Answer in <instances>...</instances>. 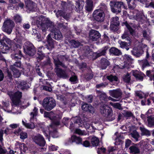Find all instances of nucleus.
<instances>
[{"label": "nucleus", "instance_id": "37", "mask_svg": "<svg viewBox=\"0 0 154 154\" xmlns=\"http://www.w3.org/2000/svg\"><path fill=\"white\" fill-rule=\"evenodd\" d=\"M129 149L130 150V152L132 154H137L140 152L139 149L137 147L135 146H131Z\"/></svg>", "mask_w": 154, "mask_h": 154}, {"label": "nucleus", "instance_id": "18", "mask_svg": "<svg viewBox=\"0 0 154 154\" xmlns=\"http://www.w3.org/2000/svg\"><path fill=\"white\" fill-rule=\"evenodd\" d=\"M56 15L57 17H62L67 20L70 19V15L69 13H66L65 11L58 10L56 13Z\"/></svg>", "mask_w": 154, "mask_h": 154}, {"label": "nucleus", "instance_id": "20", "mask_svg": "<svg viewBox=\"0 0 154 154\" xmlns=\"http://www.w3.org/2000/svg\"><path fill=\"white\" fill-rule=\"evenodd\" d=\"M8 75L11 76L13 73L15 77H19L20 75V72L16 68H10L8 71Z\"/></svg>", "mask_w": 154, "mask_h": 154}, {"label": "nucleus", "instance_id": "9", "mask_svg": "<svg viewBox=\"0 0 154 154\" xmlns=\"http://www.w3.org/2000/svg\"><path fill=\"white\" fill-rule=\"evenodd\" d=\"M23 48L25 52L28 55L32 56L35 54L36 49L34 45L30 42H25L24 44Z\"/></svg>", "mask_w": 154, "mask_h": 154}, {"label": "nucleus", "instance_id": "11", "mask_svg": "<svg viewBox=\"0 0 154 154\" xmlns=\"http://www.w3.org/2000/svg\"><path fill=\"white\" fill-rule=\"evenodd\" d=\"M16 148L15 149V153L20 154L21 151H23L25 152L28 149L26 145L23 143H20L19 142H16L15 143Z\"/></svg>", "mask_w": 154, "mask_h": 154}, {"label": "nucleus", "instance_id": "34", "mask_svg": "<svg viewBox=\"0 0 154 154\" xmlns=\"http://www.w3.org/2000/svg\"><path fill=\"white\" fill-rule=\"evenodd\" d=\"M71 140L72 142L76 143V144H81L82 140L81 138L77 137L73 135L71 137Z\"/></svg>", "mask_w": 154, "mask_h": 154}, {"label": "nucleus", "instance_id": "44", "mask_svg": "<svg viewBox=\"0 0 154 154\" xmlns=\"http://www.w3.org/2000/svg\"><path fill=\"white\" fill-rule=\"evenodd\" d=\"M145 17L144 15L142 14H138L137 16V20L138 21L143 23L144 22Z\"/></svg>", "mask_w": 154, "mask_h": 154}, {"label": "nucleus", "instance_id": "47", "mask_svg": "<svg viewBox=\"0 0 154 154\" xmlns=\"http://www.w3.org/2000/svg\"><path fill=\"white\" fill-rule=\"evenodd\" d=\"M107 78L110 82L117 81L118 79L116 76L110 75L107 76Z\"/></svg>", "mask_w": 154, "mask_h": 154}, {"label": "nucleus", "instance_id": "1", "mask_svg": "<svg viewBox=\"0 0 154 154\" xmlns=\"http://www.w3.org/2000/svg\"><path fill=\"white\" fill-rule=\"evenodd\" d=\"M36 23L37 26L43 32H45L48 27H50L51 31L54 33V39L60 40L63 38L61 32L54 27V23L48 18L42 15L37 19Z\"/></svg>", "mask_w": 154, "mask_h": 154}, {"label": "nucleus", "instance_id": "5", "mask_svg": "<svg viewBox=\"0 0 154 154\" xmlns=\"http://www.w3.org/2000/svg\"><path fill=\"white\" fill-rule=\"evenodd\" d=\"M42 106L45 109L49 111L52 109L56 106V103L53 98L48 97L43 99Z\"/></svg>", "mask_w": 154, "mask_h": 154}, {"label": "nucleus", "instance_id": "26", "mask_svg": "<svg viewBox=\"0 0 154 154\" xmlns=\"http://www.w3.org/2000/svg\"><path fill=\"white\" fill-rule=\"evenodd\" d=\"M122 26H125L128 29V32H129L131 35L134 36L135 34V30L132 28L127 21L122 23Z\"/></svg>", "mask_w": 154, "mask_h": 154}, {"label": "nucleus", "instance_id": "51", "mask_svg": "<svg viewBox=\"0 0 154 154\" xmlns=\"http://www.w3.org/2000/svg\"><path fill=\"white\" fill-rule=\"evenodd\" d=\"M134 66L132 62H124L122 67H133Z\"/></svg>", "mask_w": 154, "mask_h": 154}, {"label": "nucleus", "instance_id": "41", "mask_svg": "<svg viewBox=\"0 0 154 154\" xmlns=\"http://www.w3.org/2000/svg\"><path fill=\"white\" fill-rule=\"evenodd\" d=\"M119 17L117 16L112 17L110 21V23L114 24L117 25H119Z\"/></svg>", "mask_w": 154, "mask_h": 154}, {"label": "nucleus", "instance_id": "14", "mask_svg": "<svg viewBox=\"0 0 154 154\" xmlns=\"http://www.w3.org/2000/svg\"><path fill=\"white\" fill-rule=\"evenodd\" d=\"M26 8L29 11H35L36 10L37 5L30 0H24Z\"/></svg>", "mask_w": 154, "mask_h": 154}, {"label": "nucleus", "instance_id": "57", "mask_svg": "<svg viewBox=\"0 0 154 154\" xmlns=\"http://www.w3.org/2000/svg\"><path fill=\"white\" fill-rule=\"evenodd\" d=\"M123 78L124 81L125 82L127 83L130 82L131 78L129 74L127 73L126 75H124Z\"/></svg>", "mask_w": 154, "mask_h": 154}, {"label": "nucleus", "instance_id": "43", "mask_svg": "<svg viewBox=\"0 0 154 154\" xmlns=\"http://www.w3.org/2000/svg\"><path fill=\"white\" fill-rule=\"evenodd\" d=\"M99 142L98 139L96 137H93L91 139V143L93 146H96L98 145Z\"/></svg>", "mask_w": 154, "mask_h": 154}, {"label": "nucleus", "instance_id": "40", "mask_svg": "<svg viewBox=\"0 0 154 154\" xmlns=\"http://www.w3.org/2000/svg\"><path fill=\"white\" fill-rule=\"evenodd\" d=\"M52 64L51 61L50 59L48 57L47 60L41 63L42 66H52Z\"/></svg>", "mask_w": 154, "mask_h": 154}, {"label": "nucleus", "instance_id": "54", "mask_svg": "<svg viewBox=\"0 0 154 154\" xmlns=\"http://www.w3.org/2000/svg\"><path fill=\"white\" fill-rule=\"evenodd\" d=\"M97 92L100 94V98L101 100H107V97L106 94L104 93L101 92L100 91H97Z\"/></svg>", "mask_w": 154, "mask_h": 154}, {"label": "nucleus", "instance_id": "30", "mask_svg": "<svg viewBox=\"0 0 154 154\" xmlns=\"http://www.w3.org/2000/svg\"><path fill=\"white\" fill-rule=\"evenodd\" d=\"M83 51L85 55L86 56H88L89 55H90L92 54V52L90 49L89 47L87 45L83 47Z\"/></svg>", "mask_w": 154, "mask_h": 154}, {"label": "nucleus", "instance_id": "7", "mask_svg": "<svg viewBox=\"0 0 154 154\" xmlns=\"http://www.w3.org/2000/svg\"><path fill=\"white\" fill-rule=\"evenodd\" d=\"M100 112L103 116L108 118L109 121H112L114 119L113 118H110L112 116V110L106 105H104L101 107Z\"/></svg>", "mask_w": 154, "mask_h": 154}, {"label": "nucleus", "instance_id": "2", "mask_svg": "<svg viewBox=\"0 0 154 154\" xmlns=\"http://www.w3.org/2000/svg\"><path fill=\"white\" fill-rule=\"evenodd\" d=\"M8 94L12 101V106H21L24 108H26L30 104L28 101H26L22 102L20 100L22 96L21 92L17 91L14 93L12 91H10L8 92Z\"/></svg>", "mask_w": 154, "mask_h": 154}, {"label": "nucleus", "instance_id": "15", "mask_svg": "<svg viewBox=\"0 0 154 154\" xmlns=\"http://www.w3.org/2000/svg\"><path fill=\"white\" fill-rule=\"evenodd\" d=\"M44 116L45 117H49L50 119L51 120H57V121H54V124L56 125H59L60 122L58 121V119L59 118L55 116V114L53 112H51L50 113L47 112H45L44 113Z\"/></svg>", "mask_w": 154, "mask_h": 154}, {"label": "nucleus", "instance_id": "64", "mask_svg": "<svg viewBox=\"0 0 154 154\" xmlns=\"http://www.w3.org/2000/svg\"><path fill=\"white\" fill-rule=\"evenodd\" d=\"M124 58L125 59L127 60V62H133V60L131 57L128 55H125L124 56Z\"/></svg>", "mask_w": 154, "mask_h": 154}, {"label": "nucleus", "instance_id": "49", "mask_svg": "<svg viewBox=\"0 0 154 154\" xmlns=\"http://www.w3.org/2000/svg\"><path fill=\"white\" fill-rule=\"evenodd\" d=\"M119 25L111 23L110 28L111 30L114 31H117L119 29Z\"/></svg>", "mask_w": 154, "mask_h": 154}, {"label": "nucleus", "instance_id": "46", "mask_svg": "<svg viewBox=\"0 0 154 154\" xmlns=\"http://www.w3.org/2000/svg\"><path fill=\"white\" fill-rule=\"evenodd\" d=\"M146 75L150 77L151 80H153L154 81V71H151L150 70L146 71Z\"/></svg>", "mask_w": 154, "mask_h": 154}, {"label": "nucleus", "instance_id": "17", "mask_svg": "<svg viewBox=\"0 0 154 154\" xmlns=\"http://www.w3.org/2000/svg\"><path fill=\"white\" fill-rule=\"evenodd\" d=\"M90 39L93 41H96L100 37V33L97 31L91 30L89 33Z\"/></svg>", "mask_w": 154, "mask_h": 154}, {"label": "nucleus", "instance_id": "3", "mask_svg": "<svg viewBox=\"0 0 154 154\" xmlns=\"http://www.w3.org/2000/svg\"><path fill=\"white\" fill-rule=\"evenodd\" d=\"M107 9V6L104 4L100 8L95 10L92 14L93 18L94 20L98 22H103L105 16L104 11L106 10Z\"/></svg>", "mask_w": 154, "mask_h": 154}, {"label": "nucleus", "instance_id": "48", "mask_svg": "<svg viewBox=\"0 0 154 154\" xmlns=\"http://www.w3.org/2000/svg\"><path fill=\"white\" fill-rule=\"evenodd\" d=\"M26 82H21L18 85L17 87L19 89L22 90L26 88Z\"/></svg>", "mask_w": 154, "mask_h": 154}, {"label": "nucleus", "instance_id": "13", "mask_svg": "<svg viewBox=\"0 0 154 154\" xmlns=\"http://www.w3.org/2000/svg\"><path fill=\"white\" fill-rule=\"evenodd\" d=\"M32 139L33 141L37 144L40 146H44L45 144L44 139L42 135L38 134L34 136Z\"/></svg>", "mask_w": 154, "mask_h": 154}, {"label": "nucleus", "instance_id": "8", "mask_svg": "<svg viewBox=\"0 0 154 154\" xmlns=\"http://www.w3.org/2000/svg\"><path fill=\"white\" fill-rule=\"evenodd\" d=\"M53 58L54 60V62L55 66L57 67L61 66L63 67H66L64 64L61 60H68L69 57L67 55H58L57 56H53Z\"/></svg>", "mask_w": 154, "mask_h": 154}, {"label": "nucleus", "instance_id": "58", "mask_svg": "<svg viewBox=\"0 0 154 154\" xmlns=\"http://www.w3.org/2000/svg\"><path fill=\"white\" fill-rule=\"evenodd\" d=\"M20 138L22 140L26 138L27 137V134L25 132L22 131L20 133Z\"/></svg>", "mask_w": 154, "mask_h": 154}, {"label": "nucleus", "instance_id": "42", "mask_svg": "<svg viewBox=\"0 0 154 154\" xmlns=\"http://www.w3.org/2000/svg\"><path fill=\"white\" fill-rule=\"evenodd\" d=\"M148 126L149 127H152L154 125V118L151 117L148 118Z\"/></svg>", "mask_w": 154, "mask_h": 154}, {"label": "nucleus", "instance_id": "59", "mask_svg": "<svg viewBox=\"0 0 154 154\" xmlns=\"http://www.w3.org/2000/svg\"><path fill=\"white\" fill-rule=\"evenodd\" d=\"M73 120L75 123H78L80 127L82 126V123L80 121V118L79 117H76L74 118Z\"/></svg>", "mask_w": 154, "mask_h": 154}, {"label": "nucleus", "instance_id": "27", "mask_svg": "<svg viewBox=\"0 0 154 154\" xmlns=\"http://www.w3.org/2000/svg\"><path fill=\"white\" fill-rule=\"evenodd\" d=\"M108 49V47L105 46L101 51H98L97 53H95V54L96 58H97L102 56L105 55L106 53V51Z\"/></svg>", "mask_w": 154, "mask_h": 154}, {"label": "nucleus", "instance_id": "39", "mask_svg": "<svg viewBox=\"0 0 154 154\" xmlns=\"http://www.w3.org/2000/svg\"><path fill=\"white\" fill-rule=\"evenodd\" d=\"M33 120H32V122H30L31 123H27L25 122L23 120L22 121V123L25 127L29 129H33L35 127V125L33 123Z\"/></svg>", "mask_w": 154, "mask_h": 154}, {"label": "nucleus", "instance_id": "61", "mask_svg": "<svg viewBox=\"0 0 154 154\" xmlns=\"http://www.w3.org/2000/svg\"><path fill=\"white\" fill-rule=\"evenodd\" d=\"M75 133L78 134L79 135H85L86 134L84 131L79 129H76L75 130Z\"/></svg>", "mask_w": 154, "mask_h": 154}, {"label": "nucleus", "instance_id": "45", "mask_svg": "<svg viewBox=\"0 0 154 154\" xmlns=\"http://www.w3.org/2000/svg\"><path fill=\"white\" fill-rule=\"evenodd\" d=\"M120 45V47L122 48H125L127 50H128L129 48L128 47V43L125 42L120 41L119 42Z\"/></svg>", "mask_w": 154, "mask_h": 154}, {"label": "nucleus", "instance_id": "12", "mask_svg": "<svg viewBox=\"0 0 154 154\" xmlns=\"http://www.w3.org/2000/svg\"><path fill=\"white\" fill-rule=\"evenodd\" d=\"M55 71L58 76L64 79L67 78L69 73L71 72L69 70H63L61 68H55Z\"/></svg>", "mask_w": 154, "mask_h": 154}, {"label": "nucleus", "instance_id": "35", "mask_svg": "<svg viewBox=\"0 0 154 154\" xmlns=\"http://www.w3.org/2000/svg\"><path fill=\"white\" fill-rule=\"evenodd\" d=\"M3 44L4 46L6 47L10 46V45L14 44V43L12 42L11 40L8 38H4L3 40Z\"/></svg>", "mask_w": 154, "mask_h": 154}, {"label": "nucleus", "instance_id": "4", "mask_svg": "<svg viewBox=\"0 0 154 154\" xmlns=\"http://www.w3.org/2000/svg\"><path fill=\"white\" fill-rule=\"evenodd\" d=\"M109 5L112 12L116 14H118L121 12L122 7L125 9H126V8L122 2L111 1L110 2Z\"/></svg>", "mask_w": 154, "mask_h": 154}, {"label": "nucleus", "instance_id": "53", "mask_svg": "<svg viewBox=\"0 0 154 154\" xmlns=\"http://www.w3.org/2000/svg\"><path fill=\"white\" fill-rule=\"evenodd\" d=\"M32 34L35 36V37L37 38H39L40 37V34L38 31L35 29H32Z\"/></svg>", "mask_w": 154, "mask_h": 154}, {"label": "nucleus", "instance_id": "32", "mask_svg": "<svg viewBox=\"0 0 154 154\" xmlns=\"http://www.w3.org/2000/svg\"><path fill=\"white\" fill-rule=\"evenodd\" d=\"M139 63L140 65H142V67H145L146 66H152V64L149 63L147 60L146 59L139 61Z\"/></svg>", "mask_w": 154, "mask_h": 154}, {"label": "nucleus", "instance_id": "56", "mask_svg": "<svg viewBox=\"0 0 154 154\" xmlns=\"http://www.w3.org/2000/svg\"><path fill=\"white\" fill-rule=\"evenodd\" d=\"M131 136L134 138L136 141L138 140V138L139 137V135L138 133L136 131H134L131 134Z\"/></svg>", "mask_w": 154, "mask_h": 154}, {"label": "nucleus", "instance_id": "63", "mask_svg": "<svg viewBox=\"0 0 154 154\" xmlns=\"http://www.w3.org/2000/svg\"><path fill=\"white\" fill-rule=\"evenodd\" d=\"M108 152L109 154H115V153L116 152V150L114 149V147H109Z\"/></svg>", "mask_w": 154, "mask_h": 154}, {"label": "nucleus", "instance_id": "33", "mask_svg": "<svg viewBox=\"0 0 154 154\" xmlns=\"http://www.w3.org/2000/svg\"><path fill=\"white\" fill-rule=\"evenodd\" d=\"M122 38L125 41L130 42L131 38L129 37V34L128 31H125L122 36Z\"/></svg>", "mask_w": 154, "mask_h": 154}, {"label": "nucleus", "instance_id": "19", "mask_svg": "<svg viewBox=\"0 0 154 154\" xmlns=\"http://www.w3.org/2000/svg\"><path fill=\"white\" fill-rule=\"evenodd\" d=\"M20 46L18 44H14L10 45V46H8L9 51L12 54L17 53V52L20 53Z\"/></svg>", "mask_w": 154, "mask_h": 154}, {"label": "nucleus", "instance_id": "6", "mask_svg": "<svg viewBox=\"0 0 154 154\" xmlns=\"http://www.w3.org/2000/svg\"><path fill=\"white\" fill-rule=\"evenodd\" d=\"M14 25V23L13 20L8 19L4 22L2 29L3 31L10 35L11 33Z\"/></svg>", "mask_w": 154, "mask_h": 154}, {"label": "nucleus", "instance_id": "10", "mask_svg": "<svg viewBox=\"0 0 154 154\" xmlns=\"http://www.w3.org/2000/svg\"><path fill=\"white\" fill-rule=\"evenodd\" d=\"M146 45L141 43L138 46L134 47L131 52L134 56L138 57L140 56L143 53V48L146 47Z\"/></svg>", "mask_w": 154, "mask_h": 154}, {"label": "nucleus", "instance_id": "24", "mask_svg": "<svg viewBox=\"0 0 154 154\" xmlns=\"http://www.w3.org/2000/svg\"><path fill=\"white\" fill-rule=\"evenodd\" d=\"M110 54L116 56H119L122 55V52L120 50L115 47H112L109 50Z\"/></svg>", "mask_w": 154, "mask_h": 154}, {"label": "nucleus", "instance_id": "23", "mask_svg": "<svg viewBox=\"0 0 154 154\" xmlns=\"http://www.w3.org/2000/svg\"><path fill=\"white\" fill-rule=\"evenodd\" d=\"M44 50L45 48L43 46L39 47L38 48L37 54L38 56L37 58L40 60L43 59L45 56Z\"/></svg>", "mask_w": 154, "mask_h": 154}, {"label": "nucleus", "instance_id": "36", "mask_svg": "<svg viewBox=\"0 0 154 154\" xmlns=\"http://www.w3.org/2000/svg\"><path fill=\"white\" fill-rule=\"evenodd\" d=\"M69 43L71 44V47L72 48H78L81 45V43L79 41L74 40L70 41Z\"/></svg>", "mask_w": 154, "mask_h": 154}, {"label": "nucleus", "instance_id": "62", "mask_svg": "<svg viewBox=\"0 0 154 154\" xmlns=\"http://www.w3.org/2000/svg\"><path fill=\"white\" fill-rule=\"evenodd\" d=\"M143 37L148 40H150V38L149 35L147 34L146 30H143Z\"/></svg>", "mask_w": 154, "mask_h": 154}, {"label": "nucleus", "instance_id": "55", "mask_svg": "<svg viewBox=\"0 0 154 154\" xmlns=\"http://www.w3.org/2000/svg\"><path fill=\"white\" fill-rule=\"evenodd\" d=\"M131 73L132 74L133 76H135L136 78L137 75H139L141 76L140 79H141L142 76L143 75V73L140 72H139L137 71H133L131 72Z\"/></svg>", "mask_w": 154, "mask_h": 154}, {"label": "nucleus", "instance_id": "60", "mask_svg": "<svg viewBox=\"0 0 154 154\" xmlns=\"http://www.w3.org/2000/svg\"><path fill=\"white\" fill-rule=\"evenodd\" d=\"M110 104L115 108L120 109H122V107L120 104L119 103H113L110 102Z\"/></svg>", "mask_w": 154, "mask_h": 154}, {"label": "nucleus", "instance_id": "28", "mask_svg": "<svg viewBox=\"0 0 154 154\" xmlns=\"http://www.w3.org/2000/svg\"><path fill=\"white\" fill-rule=\"evenodd\" d=\"M11 56L13 59L16 60H20L22 57L21 52L20 51V53L17 52V53H12L11 54Z\"/></svg>", "mask_w": 154, "mask_h": 154}, {"label": "nucleus", "instance_id": "29", "mask_svg": "<svg viewBox=\"0 0 154 154\" xmlns=\"http://www.w3.org/2000/svg\"><path fill=\"white\" fill-rule=\"evenodd\" d=\"M38 113V109L36 107H35L33 110V111L30 113L31 116L30 118V121L31 122H32V120L34 119L35 117L37 116Z\"/></svg>", "mask_w": 154, "mask_h": 154}, {"label": "nucleus", "instance_id": "31", "mask_svg": "<svg viewBox=\"0 0 154 154\" xmlns=\"http://www.w3.org/2000/svg\"><path fill=\"white\" fill-rule=\"evenodd\" d=\"M101 66L103 67H106L110 65L109 61L105 58H102L100 60Z\"/></svg>", "mask_w": 154, "mask_h": 154}, {"label": "nucleus", "instance_id": "52", "mask_svg": "<svg viewBox=\"0 0 154 154\" xmlns=\"http://www.w3.org/2000/svg\"><path fill=\"white\" fill-rule=\"evenodd\" d=\"M14 19L16 23H20L21 22L22 18L18 14H16L14 16Z\"/></svg>", "mask_w": 154, "mask_h": 154}, {"label": "nucleus", "instance_id": "22", "mask_svg": "<svg viewBox=\"0 0 154 154\" xmlns=\"http://www.w3.org/2000/svg\"><path fill=\"white\" fill-rule=\"evenodd\" d=\"M84 4V2L83 1H76L75 10L76 12H80L82 11Z\"/></svg>", "mask_w": 154, "mask_h": 154}, {"label": "nucleus", "instance_id": "38", "mask_svg": "<svg viewBox=\"0 0 154 154\" xmlns=\"http://www.w3.org/2000/svg\"><path fill=\"white\" fill-rule=\"evenodd\" d=\"M136 0H130V1L127 2L129 8L131 9L134 8L136 6Z\"/></svg>", "mask_w": 154, "mask_h": 154}, {"label": "nucleus", "instance_id": "21", "mask_svg": "<svg viewBox=\"0 0 154 154\" xmlns=\"http://www.w3.org/2000/svg\"><path fill=\"white\" fill-rule=\"evenodd\" d=\"M109 93L110 95L116 98H119L122 94L121 91L119 89L109 91Z\"/></svg>", "mask_w": 154, "mask_h": 154}, {"label": "nucleus", "instance_id": "16", "mask_svg": "<svg viewBox=\"0 0 154 154\" xmlns=\"http://www.w3.org/2000/svg\"><path fill=\"white\" fill-rule=\"evenodd\" d=\"M56 131L54 130L53 127L52 125H50V127H48V128L43 131L44 134L47 138L48 139L49 141H50L49 139V135H51L54 138L57 137V136H55L53 135V133H56Z\"/></svg>", "mask_w": 154, "mask_h": 154}, {"label": "nucleus", "instance_id": "25", "mask_svg": "<svg viewBox=\"0 0 154 154\" xmlns=\"http://www.w3.org/2000/svg\"><path fill=\"white\" fill-rule=\"evenodd\" d=\"M47 49L49 50L51 49L54 48V40L51 38L50 34H48L47 37Z\"/></svg>", "mask_w": 154, "mask_h": 154}, {"label": "nucleus", "instance_id": "50", "mask_svg": "<svg viewBox=\"0 0 154 154\" xmlns=\"http://www.w3.org/2000/svg\"><path fill=\"white\" fill-rule=\"evenodd\" d=\"M88 107L89 108H90V107L92 108V106L91 105L88 104L86 103H84L83 104H82V108L84 111H87L88 110Z\"/></svg>", "mask_w": 154, "mask_h": 154}]
</instances>
